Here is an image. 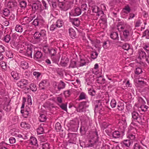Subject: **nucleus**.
Masks as SVG:
<instances>
[{
  "label": "nucleus",
  "mask_w": 149,
  "mask_h": 149,
  "mask_svg": "<svg viewBox=\"0 0 149 149\" xmlns=\"http://www.w3.org/2000/svg\"><path fill=\"white\" fill-rule=\"evenodd\" d=\"M39 120L41 122H44L46 120V118L45 115L44 114L40 115L39 118Z\"/></svg>",
  "instance_id": "nucleus-35"
},
{
  "label": "nucleus",
  "mask_w": 149,
  "mask_h": 149,
  "mask_svg": "<svg viewBox=\"0 0 149 149\" xmlns=\"http://www.w3.org/2000/svg\"><path fill=\"white\" fill-rule=\"evenodd\" d=\"M6 54L7 56L9 58H11L13 57L12 53L10 51H6Z\"/></svg>",
  "instance_id": "nucleus-47"
},
{
  "label": "nucleus",
  "mask_w": 149,
  "mask_h": 149,
  "mask_svg": "<svg viewBox=\"0 0 149 149\" xmlns=\"http://www.w3.org/2000/svg\"><path fill=\"white\" fill-rule=\"evenodd\" d=\"M66 61H64L62 59L61 61V65L64 67L66 66L67 65L68 62Z\"/></svg>",
  "instance_id": "nucleus-56"
},
{
  "label": "nucleus",
  "mask_w": 149,
  "mask_h": 149,
  "mask_svg": "<svg viewBox=\"0 0 149 149\" xmlns=\"http://www.w3.org/2000/svg\"><path fill=\"white\" fill-rule=\"evenodd\" d=\"M32 49L31 48H28L25 55L29 58H32Z\"/></svg>",
  "instance_id": "nucleus-8"
},
{
  "label": "nucleus",
  "mask_w": 149,
  "mask_h": 149,
  "mask_svg": "<svg viewBox=\"0 0 149 149\" xmlns=\"http://www.w3.org/2000/svg\"><path fill=\"white\" fill-rule=\"evenodd\" d=\"M10 143L13 144L15 142L16 140L13 137H11L9 139Z\"/></svg>",
  "instance_id": "nucleus-58"
},
{
  "label": "nucleus",
  "mask_w": 149,
  "mask_h": 149,
  "mask_svg": "<svg viewBox=\"0 0 149 149\" xmlns=\"http://www.w3.org/2000/svg\"><path fill=\"white\" fill-rule=\"evenodd\" d=\"M46 83V81L43 80L41 81L39 84V86L41 89H44L45 88L44 86H45Z\"/></svg>",
  "instance_id": "nucleus-33"
},
{
  "label": "nucleus",
  "mask_w": 149,
  "mask_h": 149,
  "mask_svg": "<svg viewBox=\"0 0 149 149\" xmlns=\"http://www.w3.org/2000/svg\"><path fill=\"white\" fill-rule=\"evenodd\" d=\"M91 10L93 12L96 13L97 15L98 16L100 15H103V11L99 10V7L96 6H93L91 7Z\"/></svg>",
  "instance_id": "nucleus-6"
},
{
  "label": "nucleus",
  "mask_w": 149,
  "mask_h": 149,
  "mask_svg": "<svg viewBox=\"0 0 149 149\" xmlns=\"http://www.w3.org/2000/svg\"><path fill=\"white\" fill-rule=\"evenodd\" d=\"M81 13V9L79 8H77L74 9L73 14L74 16H78L80 15Z\"/></svg>",
  "instance_id": "nucleus-14"
},
{
  "label": "nucleus",
  "mask_w": 149,
  "mask_h": 149,
  "mask_svg": "<svg viewBox=\"0 0 149 149\" xmlns=\"http://www.w3.org/2000/svg\"><path fill=\"white\" fill-rule=\"evenodd\" d=\"M29 141L30 144L31 145H35L36 146H37L38 145L37 140L34 137H32L31 138Z\"/></svg>",
  "instance_id": "nucleus-12"
},
{
  "label": "nucleus",
  "mask_w": 149,
  "mask_h": 149,
  "mask_svg": "<svg viewBox=\"0 0 149 149\" xmlns=\"http://www.w3.org/2000/svg\"><path fill=\"white\" fill-rule=\"evenodd\" d=\"M11 74L13 77L15 79H17L18 78V74L14 71H12Z\"/></svg>",
  "instance_id": "nucleus-45"
},
{
  "label": "nucleus",
  "mask_w": 149,
  "mask_h": 149,
  "mask_svg": "<svg viewBox=\"0 0 149 149\" xmlns=\"http://www.w3.org/2000/svg\"><path fill=\"white\" fill-rule=\"evenodd\" d=\"M20 7L22 8H25L26 6V3L25 1H21L19 3Z\"/></svg>",
  "instance_id": "nucleus-40"
},
{
  "label": "nucleus",
  "mask_w": 149,
  "mask_h": 149,
  "mask_svg": "<svg viewBox=\"0 0 149 149\" xmlns=\"http://www.w3.org/2000/svg\"><path fill=\"white\" fill-rule=\"evenodd\" d=\"M98 55V54L96 52H93L91 54V57L93 59H95L96 58Z\"/></svg>",
  "instance_id": "nucleus-44"
},
{
  "label": "nucleus",
  "mask_w": 149,
  "mask_h": 149,
  "mask_svg": "<svg viewBox=\"0 0 149 149\" xmlns=\"http://www.w3.org/2000/svg\"><path fill=\"white\" fill-rule=\"evenodd\" d=\"M86 64V62L85 60L81 59L80 61L77 63V66L78 67H82L85 65Z\"/></svg>",
  "instance_id": "nucleus-28"
},
{
  "label": "nucleus",
  "mask_w": 149,
  "mask_h": 149,
  "mask_svg": "<svg viewBox=\"0 0 149 149\" xmlns=\"http://www.w3.org/2000/svg\"><path fill=\"white\" fill-rule=\"evenodd\" d=\"M118 109L119 111H122L124 109V106L123 104H119L118 105Z\"/></svg>",
  "instance_id": "nucleus-52"
},
{
  "label": "nucleus",
  "mask_w": 149,
  "mask_h": 149,
  "mask_svg": "<svg viewBox=\"0 0 149 149\" xmlns=\"http://www.w3.org/2000/svg\"><path fill=\"white\" fill-rule=\"evenodd\" d=\"M89 106L88 103L83 102L80 103L77 108V111L79 112H82L85 111L86 109Z\"/></svg>",
  "instance_id": "nucleus-2"
},
{
  "label": "nucleus",
  "mask_w": 149,
  "mask_h": 149,
  "mask_svg": "<svg viewBox=\"0 0 149 149\" xmlns=\"http://www.w3.org/2000/svg\"><path fill=\"white\" fill-rule=\"evenodd\" d=\"M43 132L44 130L42 127H40L37 129V132L38 134H41L43 133Z\"/></svg>",
  "instance_id": "nucleus-41"
},
{
  "label": "nucleus",
  "mask_w": 149,
  "mask_h": 149,
  "mask_svg": "<svg viewBox=\"0 0 149 149\" xmlns=\"http://www.w3.org/2000/svg\"><path fill=\"white\" fill-rule=\"evenodd\" d=\"M20 125L22 127L27 129H29L30 127L29 125L25 122H22Z\"/></svg>",
  "instance_id": "nucleus-26"
},
{
  "label": "nucleus",
  "mask_w": 149,
  "mask_h": 149,
  "mask_svg": "<svg viewBox=\"0 0 149 149\" xmlns=\"http://www.w3.org/2000/svg\"><path fill=\"white\" fill-rule=\"evenodd\" d=\"M120 135V133L118 131H115L113 132L112 134L113 137L115 139L119 138Z\"/></svg>",
  "instance_id": "nucleus-27"
},
{
  "label": "nucleus",
  "mask_w": 149,
  "mask_h": 149,
  "mask_svg": "<svg viewBox=\"0 0 149 149\" xmlns=\"http://www.w3.org/2000/svg\"><path fill=\"white\" fill-rule=\"evenodd\" d=\"M57 1L58 2V5L60 8L62 9H64V2L61 1L59 0H58Z\"/></svg>",
  "instance_id": "nucleus-38"
},
{
  "label": "nucleus",
  "mask_w": 149,
  "mask_h": 149,
  "mask_svg": "<svg viewBox=\"0 0 149 149\" xmlns=\"http://www.w3.org/2000/svg\"><path fill=\"white\" fill-rule=\"evenodd\" d=\"M0 65L2 69L5 70L6 69L7 65L6 63L3 61H1L0 62Z\"/></svg>",
  "instance_id": "nucleus-37"
},
{
  "label": "nucleus",
  "mask_w": 149,
  "mask_h": 149,
  "mask_svg": "<svg viewBox=\"0 0 149 149\" xmlns=\"http://www.w3.org/2000/svg\"><path fill=\"white\" fill-rule=\"evenodd\" d=\"M132 120L140 124L143 123L144 121V118L141 116L139 115L136 112L134 111L132 113Z\"/></svg>",
  "instance_id": "nucleus-1"
},
{
  "label": "nucleus",
  "mask_w": 149,
  "mask_h": 149,
  "mask_svg": "<svg viewBox=\"0 0 149 149\" xmlns=\"http://www.w3.org/2000/svg\"><path fill=\"white\" fill-rule=\"evenodd\" d=\"M42 147L43 149H49L50 148L49 145L47 143L43 144Z\"/></svg>",
  "instance_id": "nucleus-48"
},
{
  "label": "nucleus",
  "mask_w": 149,
  "mask_h": 149,
  "mask_svg": "<svg viewBox=\"0 0 149 149\" xmlns=\"http://www.w3.org/2000/svg\"><path fill=\"white\" fill-rule=\"evenodd\" d=\"M42 53L40 51H38L34 53L33 55V58L36 61H41L42 60Z\"/></svg>",
  "instance_id": "nucleus-5"
},
{
  "label": "nucleus",
  "mask_w": 149,
  "mask_h": 149,
  "mask_svg": "<svg viewBox=\"0 0 149 149\" xmlns=\"http://www.w3.org/2000/svg\"><path fill=\"white\" fill-rule=\"evenodd\" d=\"M119 124L121 125V124L124 125H127V123L126 122V120L125 118H123L122 120H120L119 123Z\"/></svg>",
  "instance_id": "nucleus-55"
},
{
  "label": "nucleus",
  "mask_w": 149,
  "mask_h": 149,
  "mask_svg": "<svg viewBox=\"0 0 149 149\" xmlns=\"http://www.w3.org/2000/svg\"><path fill=\"white\" fill-rule=\"evenodd\" d=\"M110 105L112 108H114L116 105V102L115 100H112L110 103Z\"/></svg>",
  "instance_id": "nucleus-51"
},
{
  "label": "nucleus",
  "mask_w": 149,
  "mask_h": 149,
  "mask_svg": "<svg viewBox=\"0 0 149 149\" xmlns=\"http://www.w3.org/2000/svg\"><path fill=\"white\" fill-rule=\"evenodd\" d=\"M32 7L33 9H34L35 10H36L38 9V5L37 3H35L33 4Z\"/></svg>",
  "instance_id": "nucleus-61"
},
{
  "label": "nucleus",
  "mask_w": 149,
  "mask_h": 149,
  "mask_svg": "<svg viewBox=\"0 0 149 149\" xmlns=\"http://www.w3.org/2000/svg\"><path fill=\"white\" fill-rule=\"evenodd\" d=\"M42 5L44 7L45 9H48L49 6V2L47 0H42Z\"/></svg>",
  "instance_id": "nucleus-24"
},
{
  "label": "nucleus",
  "mask_w": 149,
  "mask_h": 149,
  "mask_svg": "<svg viewBox=\"0 0 149 149\" xmlns=\"http://www.w3.org/2000/svg\"><path fill=\"white\" fill-rule=\"evenodd\" d=\"M37 17L32 22V24L33 25L36 27L37 26Z\"/></svg>",
  "instance_id": "nucleus-63"
},
{
  "label": "nucleus",
  "mask_w": 149,
  "mask_h": 149,
  "mask_svg": "<svg viewBox=\"0 0 149 149\" xmlns=\"http://www.w3.org/2000/svg\"><path fill=\"white\" fill-rule=\"evenodd\" d=\"M127 137L129 138L130 140L132 141V142H133V141L136 140L135 133H130L128 134Z\"/></svg>",
  "instance_id": "nucleus-21"
},
{
  "label": "nucleus",
  "mask_w": 149,
  "mask_h": 149,
  "mask_svg": "<svg viewBox=\"0 0 149 149\" xmlns=\"http://www.w3.org/2000/svg\"><path fill=\"white\" fill-rule=\"evenodd\" d=\"M57 27L55 24H52L50 26V29L51 31H54L56 28Z\"/></svg>",
  "instance_id": "nucleus-60"
},
{
  "label": "nucleus",
  "mask_w": 149,
  "mask_h": 149,
  "mask_svg": "<svg viewBox=\"0 0 149 149\" xmlns=\"http://www.w3.org/2000/svg\"><path fill=\"white\" fill-rule=\"evenodd\" d=\"M45 35L46 31L44 30H42L40 32H35L33 35V37L35 39L40 41L42 39V37L45 36Z\"/></svg>",
  "instance_id": "nucleus-4"
},
{
  "label": "nucleus",
  "mask_w": 149,
  "mask_h": 149,
  "mask_svg": "<svg viewBox=\"0 0 149 149\" xmlns=\"http://www.w3.org/2000/svg\"><path fill=\"white\" fill-rule=\"evenodd\" d=\"M41 74L39 72H33V74L35 76H36L37 77V78H38V77L40 76V75Z\"/></svg>",
  "instance_id": "nucleus-62"
},
{
  "label": "nucleus",
  "mask_w": 149,
  "mask_h": 149,
  "mask_svg": "<svg viewBox=\"0 0 149 149\" xmlns=\"http://www.w3.org/2000/svg\"><path fill=\"white\" fill-rule=\"evenodd\" d=\"M72 23L75 26H77L79 24V21L78 18H74L72 19Z\"/></svg>",
  "instance_id": "nucleus-32"
},
{
  "label": "nucleus",
  "mask_w": 149,
  "mask_h": 149,
  "mask_svg": "<svg viewBox=\"0 0 149 149\" xmlns=\"http://www.w3.org/2000/svg\"><path fill=\"white\" fill-rule=\"evenodd\" d=\"M69 33L70 37L72 38H75L76 34L75 31L72 28H70L69 30Z\"/></svg>",
  "instance_id": "nucleus-11"
},
{
  "label": "nucleus",
  "mask_w": 149,
  "mask_h": 149,
  "mask_svg": "<svg viewBox=\"0 0 149 149\" xmlns=\"http://www.w3.org/2000/svg\"><path fill=\"white\" fill-rule=\"evenodd\" d=\"M37 26H41L44 23V20L41 17H37Z\"/></svg>",
  "instance_id": "nucleus-19"
},
{
  "label": "nucleus",
  "mask_w": 149,
  "mask_h": 149,
  "mask_svg": "<svg viewBox=\"0 0 149 149\" xmlns=\"http://www.w3.org/2000/svg\"><path fill=\"white\" fill-rule=\"evenodd\" d=\"M19 83L21 87L23 88V86H25H25L28 84V83L27 80L23 79L19 81Z\"/></svg>",
  "instance_id": "nucleus-29"
},
{
  "label": "nucleus",
  "mask_w": 149,
  "mask_h": 149,
  "mask_svg": "<svg viewBox=\"0 0 149 149\" xmlns=\"http://www.w3.org/2000/svg\"><path fill=\"white\" fill-rule=\"evenodd\" d=\"M123 34L124 38H121L122 40H128V37L129 36L130 33L129 30H125L123 32Z\"/></svg>",
  "instance_id": "nucleus-7"
},
{
  "label": "nucleus",
  "mask_w": 149,
  "mask_h": 149,
  "mask_svg": "<svg viewBox=\"0 0 149 149\" xmlns=\"http://www.w3.org/2000/svg\"><path fill=\"white\" fill-rule=\"evenodd\" d=\"M31 90L33 91H35L37 90V88L36 85L33 84H31L29 86Z\"/></svg>",
  "instance_id": "nucleus-43"
},
{
  "label": "nucleus",
  "mask_w": 149,
  "mask_h": 149,
  "mask_svg": "<svg viewBox=\"0 0 149 149\" xmlns=\"http://www.w3.org/2000/svg\"><path fill=\"white\" fill-rule=\"evenodd\" d=\"M141 23V20L139 19H138L135 23V27H139Z\"/></svg>",
  "instance_id": "nucleus-54"
},
{
  "label": "nucleus",
  "mask_w": 149,
  "mask_h": 149,
  "mask_svg": "<svg viewBox=\"0 0 149 149\" xmlns=\"http://www.w3.org/2000/svg\"><path fill=\"white\" fill-rule=\"evenodd\" d=\"M48 51H49V54L51 55L52 56H54L56 54V50L54 49H48Z\"/></svg>",
  "instance_id": "nucleus-36"
},
{
  "label": "nucleus",
  "mask_w": 149,
  "mask_h": 149,
  "mask_svg": "<svg viewBox=\"0 0 149 149\" xmlns=\"http://www.w3.org/2000/svg\"><path fill=\"white\" fill-rule=\"evenodd\" d=\"M87 98L86 94L84 92H81L80 94L79 97V100H82L86 99Z\"/></svg>",
  "instance_id": "nucleus-22"
},
{
  "label": "nucleus",
  "mask_w": 149,
  "mask_h": 149,
  "mask_svg": "<svg viewBox=\"0 0 149 149\" xmlns=\"http://www.w3.org/2000/svg\"><path fill=\"white\" fill-rule=\"evenodd\" d=\"M139 55V58L141 59L142 58H144L146 59V57L147 56H146V54L145 52L143 51L142 49H140L138 52Z\"/></svg>",
  "instance_id": "nucleus-9"
},
{
  "label": "nucleus",
  "mask_w": 149,
  "mask_h": 149,
  "mask_svg": "<svg viewBox=\"0 0 149 149\" xmlns=\"http://www.w3.org/2000/svg\"><path fill=\"white\" fill-rule=\"evenodd\" d=\"M3 11V14L5 16H8L10 13L9 10L7 8H5Z\"/></svg>",
  "instance_id": "nucleus-49"
},
{
  "label": "nucleus",
  "mask_w": 149,
  "mask_h": 149,
  "mask_svg": "<svg viewBox=\"0 0 149 149\" xmlns=\"http://www.w3.org/2000/svg\"><path fill=\"white\" fill-rule=\"evenodd\" d=\"M142 72L141 69L139 68H137L136 69L135 73L137 74H139Z\"/></svg>",
  "instance_id": "nucleus-53"
},
{
  "label": "nucleus",
  "mask_w": 149,
  "mask_h": 149,
  "mask_svg": "<svg viewBox=\"0 0 149 149\" xmlns=\"http://www.w3.org/2000/svg\"><path fill=\"white\" fill-rule=\"evenodd\" d=\"M69 67L72 68H78L77 63L76 61H70Z\"/></svg>",
  "instance_id": "nucleus-25"
},
{
  "label": "nucleus",
  "mask_w": 149,
  "mask_h": 149,
  "mask_svg": "<svg viewBox=\"0 0 149 149\" xmlns=\"http://www.w3.org/2000/svg\"><path fill=\"white\" fill-rule=\"evenodd\" d=\"M123 143V146H125L128 147H129L131 143V142L130 141V140H124Z\"/></svg>",
  "instance_id": "nucleus-31"
},
{
  "label": "nucleus",
  "mask_w": 149,
  "mask_h": 149,
  "mask_svg": "<svg viewBox=\"0 0 149 149\" xmlns=\"http://www.w3.org/2000/svg\"><path fill=\"white\" fill-rule=\"evenodd\" d=\"M10 40V37L9 35H7L3 38V40L6 42L8 43Z\"/></svg>",
  "instance_id": "nucleus-34"
},
{
  "label": "nucleus",
  "mask_w": 149,
  "mask_h": 149,
  "mask_svg": "<svg viewBox=\"0 0 149 149\" xmlns=\"http://www.w3.org/2000/svg\"><path fill=\"white\" fill-rule=\"evenodd\" d=\"M60 107L63 110L67 111V106L66 104H62L60 106Z\"/></svg>",
  "instance_id": "nucleus-59"
},
{
  "label": "nucleus",
  "mask_w": 149,
  "mask_h": 149,
  "mask_svg": "<svg viewBox=\"0 0 149 149\" xmlns=\"http://www.w3.org/2000/svg\"><path fill=\"white\" fill-rule=\"evenodd\" d=\"M94 136L91 138V139L89 141V144H88V147L93 146L95 145L97 142L98 141V135L97 131H95L93 133Z\"/></svg>",
  "instance_id": "nucleus-3"
},
{
  "label": "nucleus",
  "mask_w": 149,
  "mask_h": 149,
  "mask_svg": "<svg viewBox=\"0 0 149 149\" xmlns=\"http://www.w3.org/2000/svg\"><path fill=\"white\" fill-rule=\"evenodd\" d=\"M111 38L113 39L118 40L119 38L118 34L117 32H113L111 33L110 35Z\"/></svg>",
  "instance_id": "nucleus-10"
},
{
  "label": "nucleus",
  "mask_w": 149,
  "mask_h": 149,
  "mask_svg": "<svg viewBox=\"0 0 149 149\" xmlns=\"http://www.w3.org/2000/svg\"><path fill=\"white\" fill-rule=\"evenodd\" d=\"M143 48L147 52H149V45H146Z\"/></svg>",
  "instance_id": "nucleus-64"
},
{
  "label": "nucleus",
  "mask_w": 149,
  "mask_h": 149,
  "mask_svg": "<svg viewBox=\"0 0 149 149\" xmlns=\"http://www.w3.org/2000/svg\"><path fill=\"white\" fill-rule=\"evenodd\" d=\"M122 48L124 50L128 51L130 49V46L128 44L125 43L123 45Z\"/></svg>",
  "instance_id": "nucleus-46"
},
{
  "label": "nucleus",
  "mask_w": 149,
  "mask_h": 149,
  "mask_svg": "<svg viewBox=\"0 0 149 149\" xmlns=\"http://www.w3.org/2000/svg\"><path fill=\"white\" fill-rule=\"evenodd\" d=\"M97 81L98 83L103 84L105 83V79L103 78L102 76H100L98 77Z\"/></svg>",
  "instance_id": "nucleus-23"
},
{
  "label": "nucleus",
  "mask_w": 149,
  "mask_h": 149,
  "mask_svg": "<svg viewBox=\"0 0 149 149\" xmlns=\"http://www.w3.org/2000/svg\"><path fill=\"white\" fill-rule=\"evenodd\" d=\"M81 8L83 11L86 10L87 8V5L86 4H82L81 6Z\"/></svg>",
  "instance_id": "nucleus-57"
},
{
  "label": "nucleus",
  "mask_w": 149,
  "mask_h": 149,
  "mask_svg": "<svg viewBox=\"0 0 149 149\" xmlns=\"http://www.w3.org/2000/svg\"><path fill=\"white\" fill-rule=\"evenodd\" d=\"M65 86V84L62 81H61L58 84L57 88L59 91L61 89L64 88Z\"/></svg>",
  "instance_id": "nucleus-18"
},
{
  "label": "nucleus",
  "mask_w": 149,
  "mask_h": 149,
  "mask_svg": "<svg viewBox=\"0 0 149 149\" xmlns=\"http://www.w3.org/2000/svg\"><path fill=\"white\" fill-rule=\"evenodd\" d=\"M55 24L57 27L60 28L62 26L63 24V22L62 20L58 19L56 21Z\"/></svg>",
  "instance_id": "nucleus-20"
},
{
  "label": "nucleus",
  "mask_w": 149,
  "mask_h": 149,
  "mask_svg": "<svg viewBox=\"0 0 149 149\" xmlns=\"http://www.w3.org/2000/svg\"><path fill=\"white\" fill-rule=\"evenodd\" d=\"M20 65L23 69H27L29 67L28 63L24 61H22L21 62Z\"/></svg>",
  "instance_id": "nucleus-17"
},
{
  "label": "nucleus",
  "mask_w": 149,
  "mask_h": 149,
  "mask_svg": "<svg viewBox=\"0 0 149 149\" xmlns=\"http://www.w3.org/2000/svg\"><path fill=\"white\" fill-rule=\"evenodd\" d=\"M64 9L67 10L70 7L71 2L69 1H67L64 2Z\"/></svg>",
  "instance_id": "nucleus-30"
},
{
  "label": "nucleus",
  "mask_w": 149,
  "mask_h": 149,
  "mask_svg": "<svg viewBox=\"0 0 149 149\" xmlns=\"http://www.w3.org/2000/svg\"><path fill=\"white\" fill-rule=\"evenodd\" d=\"M97 44H94L95 47L97 48L98 49V51L99 52L101 48L100 47V46L99 45L100 44V42L99 40H97L96 41Z\"/></svg>",
  "instance_id": "nucleus-50"
},
{
  "label": "nucleus",
  "mask_w": 149,
  "mask_h": 149,
  "mask_svg": "<svg viewBox=\"0 0 149 149\" xmlns=\"http://www.w3.org/2000/svg\"><path fill=\"white\" fill-rule=\"evenodd\" d=\"M96 103H98V104L96 105L95 106V108H97L99 107V109H100V113L101 111H102L104 110V108H103L101 106V100H98L96 101Z\"/></svg>",
  "instance_id": "nucleus-13"
},
{
  "label": "nucleus",
  "mask_w": 149,
  "mask_h": 149,
  "mask_svg": "<svg viewBox=\"0 0 149 149\" xmlns=\"http://www.w3.org/2000/svg\"><path fill=\"white\" fill-rule=\"evenodd\" d=\"M8 1V6L9 8H12L16 6L17 3L14 0H10Z\"/></svg>",
  "instance_id": "nucleus-15"
},
{
  "label": "nucleus",
  "mask_w": 149,
  "mask_h": 149,
  "mask_svg": "<svg viewBox=\"0 0 149 149\" xmlns=\"http://www.w3.org/2000/svg\"><path fill=\"white\" fill-rule=\"evenodd\" d=\"M61 126L60 124L57 123L55 125V129L57 132L59 131L61 129Z\"/></svg>",
  "instance_id": "nucleus-42"
},
{
  "label": "nucleus",
  "mask_w": 149,
  "mask_h": 149,
  "mask_svg": "<svg viewBox=\"0 0 149 149\" xmlns=\"http://www.w3.org/2000/svg\"><path fill=\"white\" fill-rule=\"evenodd\" d=\"M123 10H126V11H124V12L126 14L129 13L130 11V7L128 5H127L125 6L124 8H123Z\"/></svg>",
  "instance_id": "nucleus-39"
},
{
  "label": "nucleus",
  "mask_w": 149,
  "mask_h": 149,
  "mask_svg": "<svg viewBox=\"0 0 149 149\" xmlns=\"http://www.w3.org/2000/svg\"><path fill=\"white\" fill-rule=\"evenodd\" d=\"M15 29L17 32L21 33L23 31V27L22 25H17L15 27Z\"/></svg>",
  "instance_id": "nucleus-16"
}]
</instances>
